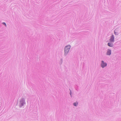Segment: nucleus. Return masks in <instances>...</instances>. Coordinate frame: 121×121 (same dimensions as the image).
<instances>
[{"mask_svg":"<svg viewBox=\"0 0 121 121\" xmlns=\"http://www.w3.org/2000/svg\"><path fill=\"white\" fill-rule=\"evenodd\" d=\"M71 46L70 45H68L66 46L64 49L65 56H66L68 53L69 50L71 48Z\"/></svg>","mask_w":121,"mask_h":121,"instance_id":"nucleus-1","label":"nucleus"},{"mask_svg":"<svg viewBox=\"0 0 121 121\" xmlns=\"http://www.w3.org/2000/svg\"><path fill=\"white\" fill-rule=\"evenodd\" d=\"M114 33L115 35H118L119 34V33L118 32L117 29H116L114 31Z\"/></svg>","mask_w":121,"mask_h":121,"instance_id":"nucleus-7","label":"nucleus"},{"mask_svg":"<svg viewBox=\"0 0 121 121\" xmlns=\"http://www.w3.org/2000/svg\"><path fill=\"white\" fill-rule=\"evenodd\" d=\"M26 103L25 99L23 97H22L19 101V107L21 108L24 106L26 104Z\"/></svg>","mask_w":121,"mask_h":121,"instance_id":"nucleus-2","label":"nucleus"},{"mask_svg":"<svg viewBox=\"0 0 121 121\" xmlns=\"http://www.w3.org/2000/svg\"><path fill=\"white\" fill-rule=\"evenodd\" d=\"M112 42H110L108 43V45L110 47H112L114 46L113 44L112 43Z\"/></svg>","mask_w":121,"mask_h":121,"instance_id":"nucleus-6","label":"nucleus"},{"mask_svg":"<svg viewBox=\"0 0 121 121\" xmlns=\"http://www.w3.org/2000/svg\"><path fill=\"white\" fill-rule=\"evenodd\" d=\"M69 90L70 91V95L71 96V97H72V92H71V90L70 89H69Z\"/></svg>","mask_w":121,"mask_h":121,"instance_id":"nucleus-9","label":"nucleus"},{"mask_svg":"<svg viewBox=\"0 0 121 121\" xmlns=\"http://www.w3.org/2000/svg\"><path fill=\"white\" fill-rule=\"evenodd\" d=\"M78 102H74L73 104V105L75 106H77L78 104Z\"/></svg>","mask_w":121,"mask_h":121,"instance_id":"nucleus-8","label":"nucleus"},{"mask_svg":"<svg viewBox=\"0 0 121 121\" xmlns=\"http://www.w3.org/2000/svg\"><path fill=\"white\" fill-rule=\"evenodd\" d=\"M111 50L110 49H108L106 53V54L108 55H110L111 54Z\"/></svg>","mask_w":121,"mask_h":121,"instance_id":"nucleus-5","label":"nucleus"},{"mask_svg":"<svg viewBox=\"0 0 121 121\" xmlns=\"http://www.w3.org/2000/svg\"><path fill=\"white\" fill-rule=\"evenodd\" d=\"M101 66L103 68L106 66L107 65V64L106 62H104V61L102 60L101 61Z\"/></svg>","mask_w":121,"mask_h":121,"instance_id":"nucleus-3","label":"nucleus"},{"mask_svg":"<svg viewBox=\"0 0 121 121\" xmlns=\"http://www.w3.org/2000/svg\"><path fill=\"white\" fill-rule=\"evenodd\" d=\"M109 41L113 43L114 41V37L113 35H112L111 36Z\"/></svg>","mask_w":121,"mask_h":121,"instance_id":"nucleus-4","label":"nucleus"},{"mask_svg":"<svg viewBox=\"0 0 121 121\" xmlns=\"http://www.w3.org/2000/svg\"><path fill=\"white\" fill-rule=\"evenodd\" d=\"M2 24L4 25L5 26V27L6 26V25L5 23L4 22H3L2 23Z\"/></svg>","mask_w":121,"mask_h":121,"instance_id":"nucleus-11","label":"nucleus"},{"mask_svg":"<svg viewBox=\"0 0 121 121\" xmlns=\"http://www.w3.org/2000/svg\"><path fill=\"white\" fill-rule=\"evenodd\" d=\"M62 62H63L62 59L61 58L60 59V64H61L62 63Z\"/></svg>","mask_w":121,"mask_h":121,"instance_id":"nucleus-10","label":"nucleus"}]
</instances>
